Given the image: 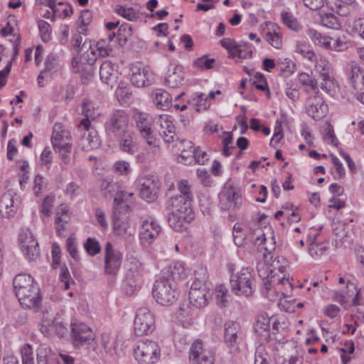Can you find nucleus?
<instances>
[{"instance_id":"nucleus-1","label":"nucleus","mask_w":364,"mask_h":364,"mask_svg":"<svg viewBox=\"0 0 364 364\" xmlns=\"http://www.w3.org/2000/svg\"><path fill=\"white\" fill-rule=\"evenodd\" d=\"M16 296L21 305L28 309H38L41 303L40 289L34 279L26 274L16 275L13 282Z\"/></svg>"},{"instance_id":"nucleus-2","label":"nucleus","mask_w":364,"mask_h":364,"mask_svg":"<svg viewBox=\"0 0 364 364\" xmlns=\"http://www.w3.org/2000/svg\"><path fill=\"white\" fill-rule=\"evenodd\" d=\"M192 201L181 197H171L166 202L168 211V222L176 232H181L186 224L191 223L195 218V213L191 207Z\"/></svg>"},{"instance_id":"nucleus-3","label":"nucleus","mask_w":364,"mask_h":364,"mask_svg":"<svg viewBox=\"0 0 364 364\" xmlns=\"http://www.w3.org/2000/svg\"><path fill=\"white\" fill-rule=\"evenodd\" d=\"M231 273L230 285L231 290L237 295L249 296L255 291L252 269L243 267L237 272H233L232 267H229Z\"/></svg>"},{"instance_id":"nucleus-4","label":"nucleus","mask_w":364,"mask_h":364,"mask_svg":"<svg viewBox=\"0 0 364 364\" xmlns=\"http://www.w3.org/2000/svg\"><path fill=\"white\" fill-rule=\"evenodd\" d=\"M128 114L122 109L113 111L107 118L104 129L107 141L130 129Z\"/></svg>"},{"instance_id":"nucleus-5","label":"nucleus","mask_w":364,"mask_h":364,"mask_svg":"<svg viewBox=\"0 0 364 364\" xmlns=\"http://www.w3.org/2000/svg\"><path fill=\"white\" fill-rule=\"evenodd\" d=\"M152 294L156 301L163 306L174 303L178 295L175 284L168 278L157 279L154 283Z\"/></svg>"},{"instance_id":"nucleus-6","label":"nucleus","mask_w":364,"mask_h":364,"mask_svg":"<svg viewBox=\"0 0 364 364\" xmlns=\"http://www.w3.org/2000/svg\"><path fill=\"white\" fill-rule=\"evenodd\" d=\"M135 358L140 364H154L161 355V350L155 341L140 340L134 350Z\"/></svg>"},{"instance_id":"nucleus-7","label":"nucleus","mask_w":364,"mask_h":364,"mask_svg":"<svg viewBox=\"0 0 364 364\" xmlns=\"http://www.w3.org/2000/svg\"><path fill=\"white\" fill-rule=\"evenodd\" d=\"M155 328V318L151 311L145 307L137 310L134 320V333L141 336L152 333Z\"/></svg>"},{"instance_id":"nucleus-8","label":"nucleus","mask_w":364,"mask_h":364,"mask_svg":"<svg viewBox=\"0 0 364 364\" xmlns=\"http://www.w3.org/2000/svg\"><path fill=\"white\" fill-rule=\"evenodd\" d=\"M130 71L131 82L135 87H148L154 82V74L148 66L137 63L131 65Z\"/></svg>"},{"instance_id":"nucleus-9","label":"nucleus","mask_w":364,"mask_h":364,"mask_svg":"<svg viewBox=\"0 0 364 364\" xmlns=\"http://www.w3.org/2000/svg\"><path fill=\"white\" fill-rule=\"evenodd\" d=\"M107 141L110 144L116 143L119 151L129 155H134L138 150L136 136L131 129L116 136Z\"/></svg>"},{"instance_id":"nucleus-10","label":"nucleus","mask_w":364,"mask_h":364,"mask_svg":"<svg viewBox=\"0 0 364 364\" xmlns=\"http://www.w3.org/2000/svg\"><path fill=\"white\" fill-rule=\"evenodd\" d=\"M224 340L225 344L233 351H237L243 339V332L239 323L227 321L224 325Z\"/></svg>"},{"instance_id":"nucleus-11","label":"nucleus","mask_w":364,"mask_h":364,"mask_svg":"<svg viewBox=\"0 0 364 364\" xmlns=\"http://www.w3.org/2000/svg\"><path fill=\"white\" fill-rule=\"evenodd\" d=\"M122 255L107 242L105 247V272L107 274L115 275L122 264Z\"/></svg>"},{"instance_id":"nucleus-12","label":"nucleus","mask_w":364,"mask_h":364,"mask_svg":"<svg viewBox=\"0 0 364 364\" xmlns=\"http://www.w3.org/2000/svg\"><path fill=\"white\" fill-rule=\"evenodd\" d=\"M156 123L161 129L159 134L164 141L170 144L174 141L176 136V127L173 124L172 117L167 114H160L156 117Z\"/></svg>"},{"instance_id":"nucleus-13","label":"nucleus","mask_w":364,"mask_h":364,"mask_svg":"<svg viewBox=\"0 0 364 364\" xmlns=\"http://www.w3.org/2000/svg\"><path fill=\"white\" fill-rule=\"evenodd\" d=\"M161 232V226L155 221L146 219L142 221L139 231V238L141 244H151Z\"/></svg>"},{"instance_id":"nucleus-14","label":"nucleus","mask_w":364,"mask_h":364,"mask_svg":"<svg viewBox=\"0 0 364 364\" xmlns=\"http://www.w3.org/2000/svg\"><path fill=\"white\" fill-rule=\"evenodd\" d=\"M306 110L307 114L312 119L319 120L327 114L328 107L323 99L315 95L308 100Z\"/></svg>"},{"instance_id":"nucleus-15","label":"nucleus","mask_w":364,"mask_h":364,"mask_svg":"<svg viewBox=\"0 0 364 364\" xmlns=\"http://www.w3.org/2000/svg\"><path fill=\"white\" fill-rule=\"evenodd\" d=\"M346 75L351 86L357 90L364 88V69L354 62L346 68Z\"/></svg>"},{"instance_id":"nucleus-16","label":"nucleus","mask_w":364,"mask_h":364,"mask_svg":"<svg viewBox=\"0 0 364 364\" xmlns=\"http://www.w3.org/2000/svg\"><path fill=\"white\" fill-rule=\"evenodd\" d=\"M191 364H214L213 357L203 350V343L200 340L194 341L189 351Z\"/></svg>"},{"instance_id":"nucleus-17","label":"nucleus","mask_w":364,"mask_h":364,"mask_svg":"<svg viewBox=\"0 0 364 364\" xmlns=\"http://www.w3.org/2000/svg\"><path fill=\"white\" fill-rule=\"evenodd\" d=\"M287 262L284 258L277 257L272 259V262L269 264L272 274H274V280L277 281V284H287L290 289H292V284L289 282V277H286V267Z\"/></svg>"},{"instance_id":"nucleus-18","label":"nucleus","mask_w":364,"mask_h":364,"mask_svg":"<svg viewBox=\"0 0 364 364\" xmlns=\"http://www.w3.org/2000/svg\"><path fill=\"white\" fill-rule=\"evenodd\" d=\"M71 326V335L73 344L75 346H82L86 342L92 340V331L86 324L82 323H72Z\"/></svg>"},{"instance_id":"nucleus-19","label":"nucleus","mask_w":364,"mask_h":364,"mask_svg":"<svg viewBox=\"0 0 364 364\" xmlns=\"http://www.w3.org/2000/svg\"><path fill=\"white\" fill-rule=\"evenodd\" d=\"M100 76L102 82L113 87L117 84L118 73L111 61L105 60L100 65Z\"/></svg>"},{"instance_id":"nucleus-20","label":"nucleus","mask_w":364,"mask_h":364,"mask_svg":"<svg viewBox=\"0 0 364 364\" xmlns=\"http://www.w3.org/2000/svg\"><path fill=\"white\" fill-rule=\"evenodd\" d=\"M264 286V289L262 290L263 294L269 300H274L277 295L278 292L281 291L282 294L284 297H286V291H288V289H290L287 284H277V280L269 281L266 280L265 283L262 284Z\"/></svg>"},{"instance_id":"nucleus-21","label":"nucleus","mask_w":364,"mask_h":364,"mask_svg":"<svg viewBox=\"0 0 364 364\" xmlns=\"http://www.w3.org/2000/svg\"><path fill=\"white\" fill-rule=\"evenodd\" d=\"M184 73L181 65L170 66L165 77V84L172 88L183 84Z\"/></svg>"},{"instance_id":"nucleus-22","label":"nucleus","mask_w":364,"mask_h":364,"mask_svg":"<svg viewBox=\"0 0 364 364\" xmlns=\"http://www.w3.org/2000/svg\"><path fill=\"white\" fill-rule=\"evenodd\" d=\"M354 0H336L329 1L327 6L334 12L342 16H346L350 14L355 6L353 4Z\"/></svg>"},{"instance_id":"nucleus-23","label":"nucleus","mask_w":364,"mask_h":364,"mask_svg":"<svg viewBox=\"0 0 364 364\" xmlns=\"http://www.w3.org/2000/svg\"><path fill=\"white\" fill-rule=\"evenodd\" d=\"M82 114L85 117L80 122V126L83 127L87 131L89 130L90 127V121L94 120L100 113L96 110L90 101H84L82 104Z\"/></svg>"},{"instance_id":"nucleus-24","label":"nucleus","mask_w":364,"mask_h":364,"mask_svg":"<svg viewBox=\"0 0 364 364\" xmlns=\"http://www.w3.org/2000/svg\"><path fill=\"white\" fill-rule=\"evenodd\" d=\"M210 297L208 288H202L198 291H189V300L191 304L197 307L201 308L205 306Z\"/></svg>"},{"instance_id":"nucleus-25","label":"nucleus","mask_w":364,"mask_h":364,"mask_svg":"<svg viewBox=\"0 0 364 364\" xmlns=\"http://www.w3.org/2000/svg\"><path fill=\"white\" fill-rule=\"evenodd\" d=\"M134 119L140 134L152 129V124L156 122V118L145 112H138L134 115Z\"/></svg>"},{"instance_id":"nucleus-26","label":"nucleus","mask_w":364,"mask_h":364,"mask_svg":"<svg viewBox=\"0 0 364 364\" xmlns=\"http://www.w3.org/2000/svg\"><path fill=\"white\" fill-rule=\"evenodd\" d=\"M153 102L162 110H166L172 106L170 94L164 90H156L153 92Z\"/></svg>"},{"instance_id":"nucleus-27","label":"nucleus","mask_w":364,"mask_h":364,"mask_svg":"<svg viewBox=\"0 0 364 364\" xmlns=\"http://www.w3.org/2000/svg\"><path fill=\"white\" fill-rule=\"evenodd\" d=\"M162 274L161 278H168L173 284L175 282L183 279L186 275L184 267L181 264H175L173 266L166 267L162 271Z\"/></svg>"},{"instance_id":"nucleus-28","label":"nucleus","mask_w":364,"mask_h":364,"mask_svg":"<svg viewBox=\"0 0 364 364\" xmlns=\"http://www.w3.org/2000/svg\"><path fill=\"white\" fill-rule=\"evenodd\" d=\"M134 194L124 191H119L114 198L113 210H119L123 209L127 210L129 207V203L132 202Z\"/></svg>"},{"instance_id":"nucleus-29","label":"nucleus","mask_w":364,"mask_h":364,"mask_svg":"<svg viewBox=\"0 0 364 364\" xmlns=\"http://www.w3.org/2000/svg\"><path fill=\"white\" fill-rule=\"evenodd\" d=\"M0 212L5 218H10L15 214L14 201L11 193H5L0 201Z\"/></svg>"},{"instance_id":"nucleus-30","label":"nucleus","mask_w":364,"mask_h":364,"mask_svg":"<svg viewBox=\"0 0 364 364\" xmlns=\"http://www.w3.org/2000/svg\"><path fill=\"white\" fill-rule=\"evenodd\" d=\"M306 33L315 45L323 47L325 49L331 48V38L321 34L314 28H308Z\"/></svg>"},{"instance_id":"nucleus-31","label":"nucleus","mask_w":364,"mask_h":364,"mask_svg":"<svg viewBox=\"0 0 364 364\" xmlns=\"http://www.w3.org/2000/svg\"><path fill=\"white\" fill-rule=\"evenodd\" d=\"M334 12H327L323 9L318 13L319 20L321 25L332 29H338L340 28V23L338 18L333 14Z\"/></svg>"},{"instance_id":"nucleus-32","label":"nucleus","mask_w":364,"mask_h":364,"mask_svg":"<svg viewBox=\"0 0 364 364\" xmlns=\"http://www.w3.org/2000/svg\"><path fill=\"white\" fill-rule=\"evenodd\" d=\"M257 271L259 277L262 280V284L265 283L266 280L273 281L274 279L275 276L272 274L270 265L265 260L257 262Z\"/></svg>"},{"instance_id":"nucleus-33","label":"nucleus","mask_w":364,"mask_h":364,"mask_svg":"<svg viewBox=\"0 0 364 364\" xmlns=\"http://www.w3.org/2000/svg\"><path fill=\"white\" fill-rule=\"evenodd\" d=\"M294 52L300 54L304 58L307 59L310 62H315L316 60V55L308 43L297 42Z\"/></svg>"},{"instance_id":"nucleus-34","label":"nucleus","mask_w":364,"mask_h":364,"mask_svg":"<svg viewBox=\"0 0 364 364\" xmlns=\"http://www.w3.org/2000/svg\"><path fill=\"white\" fill-rule=\"evenodd\" d=\"M318 235L315 234L313 238L309 239V252L313 258H317L323 255L327 250L326 245L316 242V237Z\"/></svg>"},{"instance_id":"nucleus-35","label":"nucleus","mask_w":364,"mask_h":364,"mask_svg":"<svg viewBox=\"0 0 364 364\" xmlns=\"http://www.w3.org/2000/svg\"><path fill=\"white\" fill-rule=\"evenodd\" d=\"M59 58L57 53H50L48 55L45 61V73H53L60 69Z\"/></svg>"},{"instance_id":"nucleus-36","label":"nucleus","mask_w":364,"mask_h":364,"mask_svg":"<svg viewBox=\"0 0 364 364\" xmlns=\"http://www.w3.org/2000/svg\"><path fill=\"white\" fill-rule=\"evenodd\" d=\"M32 243L33 245L31 244L30 246L26 245V246H23V248L21 249L23 255L29 261H35L40 256L38 242H33Z\"/></svg>"},{"instance_id":"nucleus-37","label":"nucleus","mask_w":364,"mask_h":364,"mask_svg":"<svg viewBox=\"0 0 364 364\" xmlns=\"http://www.w3.org/2000/svg\"><path fill=\"white\" fill-rule=\"evenodd\" d=\"M224 197L230 203L229 208H238L242 204L240 195L234 191L233 188H228L224 191Z\"/></svg>"},{"instance_id":"nucleus-38","label":"nucleus","mask_w":364,"mask_h":364,"mask_svg":"<svg viewBox=\"0 0 364 364\" xmlns=\"http://www.w3.org/2000/svg\"><path fill=\"white\" fill-rule=\"evenodd\" d=\"M273 317H269L267 313H261L257 316L256 323L255 326V332L264 331L268 332L270 328V323Z\"/></svg>"},{"instance_id":"nucleus-39","label":"nucleus","mask_w":364,"mask_h":364,"mask_svg":"<svg viewBox=\"0 0 364 364\" xmlns=\"http://www.w3.org/2000/svg\"><path fill=\"white\" fill-rule=\"evenodd\" d=\"M89 48L91 50V53L95 55L97 53L98 55L105 57L109 55L112 49L109 46V43L105 38L99 41L93 48L91 45H89Z\"/></svg>"},{"instance_id":"nucleus-40","label":"nucleus","mask_w":364,"mask_h":364,"mask_svg":"<svg viewBox=\"0 0 364 364\" xmlns=\"http://www.w3.org/2000/svg\"><path fill=\"white\" fill-rule=\"evenodd\" d=\"M140 135L149 145L150 150L156 152L160 149V141L155 136L152 129L142 132Z\"/></svg>"},{"instance_id":"nucleus-41","label":"nucleus","mask_w":364,"mask_h":364,"mask_svg":"<svg viewBox=\"0 0 364 364\" xmlns=\"http://www.w3.org/2000/svg\"><path fill=\"white\" fill-rule=\"evenodd\" d=\"M160 187L152 186V187H140L139 194L142 199L147 202H153L157 198V194Z\"/></svg>"},{"instance_id":"nucleus-42","label":"nucleus","mask_w":364,"mask_h":364,"mask_svg":"<svg viewBox=\"0 0 364 364\" xmlns=\"http://www.w3.org/2000/svg\"><path fill=\"white\" fill-rule=\"evenodd\" d=\"M178 190L180 192V194H177L173 197H181L184 199H188L190 201H193V195L191 189V186L186 180H181L178 183L177 185Z\"/></svg>"},{"instance_id":"nucleus-43","label":"nucleus","mask_w":364,"mask_h":364,"mask_svg":"<svg viewBox=\"0 0 364 364\" xmlns=\"http://www.w3.org/2000/svg\"><path fill=\"white\" fill-rule=\"evenodd\" d=\"M114 11L123 16L128 21H134L139 18V16L136 13L135 10L132 7L125 8L121 5H117L114 9Z\"/></svg>"},{"instance_id":"nucleus-44","label":"nucleus","mask_w":364,"mask_h":364,"mask_svg":"<svg viewBox=\"0 0 364 364\" xmlns=\"http://www.w3.org/2000/svg\"><path fill=\"white\" fill-rule=\"evenodd\" d=\"M299 81L304 86H309L316 94L318 92L317 80L306 73H301L299 75Z\"/></svg>"},{"instance_id":"nucleus-45","label":"nucleus","mask_w":364,"mask_h":364,"mask_svg":"<svg viewBox=\"0 0 364 364\" xmlns=\"http://www.w3.org/2000/svg\"><path fill=\"white\" fill-rule=\"evenodd\" d=\"M84 247L90 256H95L101 252V246L99 242L93 237H88L84 243Z\"/></svg>"},{"instance_id":"nucleus-46","label":"nucleus","mask_w":364,"mask_h":364,"mask_svg":"<svg viewBox=\"0 0 364 364\" xmlns=\"http://www.w3.org/2000/svg\"><path fill=\"white\" fill-rule=\"evenodd\" d=\"M277 65L280 71L284 73L286 76L293 74L295 71V64L289 58H280Z\"/></svg>"},{"instance_id":"nucleus-47","label":"nucleus","mask_w":364,"mask_h":364,"mask_svg":"<svg viewBox=\"0 0 364 364\" xmlns=\"http://www.w3.org/2000/svg\"><path fill=\"white\" fill-rule=\"evenodd\" d=\"M281 18L282 22L288 28L294 31H298L300 28V25L296 18L289 12L283 11L281 14Z\"/></svg>"},{"instance_id":"nucleus-48","label":"nucleus","mask_w":364,"mask_h":364,"mask_svg":"<svg viewBox=\"0 0 364 364\" xmlns=\"http://www.w3.org/2000/svg\"><path fill=\"white\" fill-rule=\"evenodd\" d=\"M118 210H113V226H114V231L117 235H124L127 234V225L125 224L123 221H122L118 215H117Z\"/></svg>"},{"instance_id":"nucleus-49","label":"nucleus","mask_w":364,"mask_h":364,"mask_svg":"<svg viewBox=\"0 0 364 364\" xmlns=\"http://www.w3.org/2000/svg\"><path fill=\"white\" fill-rule=\"evenodd\" d=\"M55 137L58 139V141H70L71 139L70 133L68 131L63 129L62 124L60 123L55 124L53 127L51 141H53V139H55Z\"/></svg>"},{"instance_id":"nucleus-50","label":"nucleus","mask_w":364,"mask_h":364,"mask_svg":"<svg viewBox=\"0 0 364 364\" xmlns=\"http://www.w3.org/2000/svg\"><path fill=\"white\" fill-rule=\"evenodd\" d=\"M51 350L48 348L38 349L37 353L38 364H53Z\"/></svg>"},{"instance_id":"nucleus-51","label":"nucleus","mask_w":364,"mask_h":364,"mask_svg":"<svg viewBox=\"0 0 364 364\" xmlns=\"http://www.w3.org/2000/svg\"><path fill=\"white\" fill-rule=\"evenodd\" d=\"M22 364H34L33 349L29 343L23 346L21 350Z\"/></svg>"},{"instance_id":"nucleus-52","label":"nucleus","mask_w":364,"mask_h":364,"mask_svg":"<svg viewBox=\"0 0 364 364\" xmlns=\"http://www.w3.org/2000/svg\"><path fill=\"white\" fill-rule=\"evenodd\" d=\"M266 39L272 46L277 49L280 48L282 46V36L275 29L267 33Z\"/></svg>"},{"instance_id":"nucleus-53","label":"nucleus","mask_w":364,"mask_h":364,"mask_svg":"<svg viewBox=\"0 0 364 364\" xmlns=\"http://www.w3.org/2000/svg\"><path fill=\"white\" fill-rule=\"evenodd\" d=\"M18 241L20 249L23 248V246H26V245L29 246L31 244L33 245V242H37L31 232L28 229L21 230L18 235Z\"/></svg>"},{"instance_id":"nucleus-54","label":"nucleus","mask_w":364,"mask_h":364,"mask_svg":"<svg viewBox=\"0 0 364 364\" xmlns=\"http://www.w3.org/2000/svg\"><path fill=\"white\" fill-rule=\"evenodd\" d=\"M38 26L39 31L44 42H47L50 38L51 26L50 25L43 20H39L38 21Z\"/></svg>"},{"instance_id":"nucleus-55","label":"nucleus","mask_w":364,"mask_h":364,"mask_svg":"<svg viewBox=\"0 0 364 364\" xmlns=\"http://www.w3.org/2000/svg\"><path fill=\"white\" fill-rule=\"evenodd\" d=\"M55 198L53 196H47L43 200L40 212L46 217L51 214V208L53 206Z\"/></svg>"},{"instance_id":"nucleus-56","label":"nucleus","mask_w":364,"mask_h":364,"mask_svg":"<svg viewBox=\"0 0 364 364\" xmlns=\"http://www.w3.org/2000/svg\"><path fill=\"white\" fill-rule=\"evenodd\" d=\"M68 222V216H56L55 218V230L58 236L64 237V231L66 229V224Z\"/></svg>"},{"instance_id":"nucleus-57","label":"nucleus","mask_w":364,"mask_h":364,"mask_svg":"<svg viewBox=\"0 0 364 364\" xmlns=\"http://www.w3.org/2000/svg\"><path fill=\"white\" fill-rule=\"evenodd\" d=\"M323 138L325 140L329 141L334 146H338L339 144V141L336 138L333 127L331 124H327L326 127L324 128Z\"/></svg>"},{"instance_id":"nucleus-58","label":"nucleus","mask_w":364,"mask_h":364,"mask_svg":"<svg viewBox=\"0 0 364 364\" xmlns=\"http://www.w3.org/2000/svg\"><path fill=\"white\" fill-rule=\"evenodd\" d=\"M255 364H272L269 355L263 348H258L255 355Z\"/></svg>"},{"instance_id":"nucleus-59","label":"nucleus","mask_w":364,"mask_h":364,"mask_svg":"<svg viewBox=\"0 0 364 364\" xmlns=\"http://www.w3.org/2000/svg\"><path fill=\"white\" fill-rule=\"evenodd\" d=\"M53 147L55 152L60 151H72V144L70 143V141H65V140H60L58 141V139L55 137V139H53L52 141Z\"/></svg>"},{"instance_id":"nucleus-60","label":"nucleus","mask_w":364,"mask_h":364,"mask_svg":"<svg viewBox=\"0 0 364 364\" xmlns=\"http://www.w3.org/2000/svg\"><path fill=\"white\" fill-rule=\"evenodd\" d=\"M140 187H152V186L160 187L159 181L152 175H147L139 179Z\"/></svg>"},{"instance_id":"nucleus-61","label":"nucleus","mask_w":364,"mask_h":364,"mask_svg":"<svg viewBox=\"0 0 364 364\" xmlns=\"http://www.w3.org/2000/svg\"><path fill=\"white\" fill-rule=\"evenodd\" d=\"M332 162L334 166L333 178L336 179L343 178L345 176V168L341 161L336 156H332Z\"/></svg>"},{"instance_id":"nucleus-62","label":"nucleus","mask_w":364,"mask_h":364,"mask_svg":"<svg viewBox=\"0 0 364 364\" xmlns=\"http://www.w3.org/2000/svg\"><path fill=\"white\" fill-rule=\"evenodd\" d=\"M113 169L115 173L119 175H127L130 170V164L126 161H117L113 165Z\"/></svg>"},{"instance_id":"nucleus-63","label":"nucleus","mask_w":364,"mask_h":364,"mask_svg":"<svg viewBox=\"0 0 364 364\" xmlns=\"http://www.w3.org/2000/svg\"><path fill=\"white\" fill-rule=\"evenodd\" d=\"M52 327L55 329V333L59 337H63L68 333V328L65 326L62 321L58 318L51 320Z\"/></svg>"},{"instance_id":"nucleus-64","label":"nucleus","mask_w":364,"mask_h":364,"mask_svg":"<svg viewBox=\"0 0 364 364\" xmlns=\"http://www.w3.org/2000/svg\"><path fill=\"white\" fill-rule=\"evenodd\" d=\"M66 246L67 250L70 255L72 257V258L74 259L75 260H78L80 259V257L78 255L77 244L75 238H73L71 237H68L67 239Z\"/></svg>"}]
</instances>
